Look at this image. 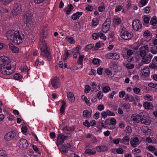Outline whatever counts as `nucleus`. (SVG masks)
Returning <instances> with one entry per match:
<instances>
[{
    "label": "nucleus",
    "instance_id": "obj_52",
    "mask_svg": "<svg viewBox=\"0 0 157 157\" xmlns=\"http://www.w3.org/2000/svg\"><path fill=\"white\" fill-rule=\"evenodd\" d=\"M21 78V75L18 73H16L14 75V78L16 80H20Z\"/></svg>",
    "mask_w": 157,
    "mask_h": 157
},
{
    "label": "nucleus",
    "instance_id": "obj_12",
    "mask_svg": "<svg viewBox=\"0 0 157 157\" xmlns=\"http://www.w3.org/2000/svg\"><path fill=\"white\" fill-rule=\"evenodd\" d=\"M105 57L108 59H118L120 57V56L115 53H111L106 54Z\"/></svg>",
    "mask_w": 157,
    "mask_h": 157
},
{
    "label": "nucleus",
    "instance_id": "obj_37",
    "mask_svg": "<svg viewBox=\"0 0 157 157\" xmlns=\"http://www.w3.org/2000/svg\"><path fill=\"white\" fill-rule=\"evenodd\" d=\"M27 153L30 157H40L37 155L34 154V152L32 149L28 150Z\"/></svg>",
    "mask_w": 157,
    "mask_h": 157
},
{
    "label": "nucleus",
    "instance_id": "obj_3",
    "mask_svg": "<svg viewBox=\"0 0 157 157\" xmlns=\"http://www.w3.org/2000/svg\"><path fill=\"white\" fill-rule=\"evenodd\" d=\"M39 47L41 50L42 56L46 58L48 60H50L51 59V56L48 50V47L47 46L45 41L43 39L40 40L39 43Z\"/></svg>",
    "mask_w": 157,
    "mask_h": 157
},
{
    "label": "nucleus",
    "instance_id": "obj_15",
    "mask_svg": "<svg viewBox=\"0 0 157 157\" xmlns=\"http://www.w3.org/2000/svg\"><path fill=\"white\" fill-rule=\"evenodd\" d=\"M90 84L92 90V91L96 92L100 89L101 85L100 84L97 85L96 83L92 82Z\"/></svg>",
    "mask_w": 157,
    "mask_h": 157
},
{
    "label": "nucleus",
    "instance_id": "obj_27",
    "mask_svg": "<svg viewBox=\"0 0 157 157\" xmlns=\"http://www.w3.org/2000/svg\"><path fill=\"white\" fill-rule=\"evenodd\" d=\"M151 55L147 56L146 57L143 58L142 60V62L144 64H147L150 61L152 58Z\"/></svg>",
    "mask_w": 157,
    "mask_h": 157
},
{
    "label": "nucleus",
    "instance_id": "obj_35",
    "mask_svg": "<svg viewBox=\"0 0 157 157\" xmlns=\"http://www.w3.org/2000/svg\"><path fill=\"white\" fill-rule=\"evenodd\" d=\"M81 48V47L79 45H77L75 48H73L71 50V52L72 53H78L80 54L79 51Z\"/></svg>",
    "mask_w": 157,
    "mask_h": 157
},
{
    "label": "nucleus",
    "instance_id": "obj_47",
    "mask_svg": "<svg viewBox=\"0 0 157 157\" xmlns=\"http://www.w3.org/2000/svg\"><path fill=\"white\" fill-rule=\"evenodd\" d=\"M144 98L145 100L149 101H151L153 100V97L149 94L145 95L144 96Z\"/></svg>",
    "mask_w": 157,
    "mask_h": 157
},
{
    "label": "nucleus",
    "instance_id": "obj_36",
    "mask_svg": "<svg viewBox=\"0 0 157 157\" xmlns=\"http://www.w3.org/2000/svg\"><path fill=\"white\" fill-rule=\"evenodd\" d=\"M79 57L78 61H77V63L79 65H82V62L83 58H84V56L79 54Z\"/></svg>",
    "mask_w": 157,
    "mask_h": 157
},
{
    "label": "nucleus",
    "instance_id": "obj_30",
    "mask_svg": "<svg viewBox=\"0 0 157 157\" xmlns=\"http://www.w3.org/2000/svg\"><path fill=\"white\" fill-rule=\"evenodd\" d=\"M82 14V12H77L72 15L71 18L74 20L78 19Z\"/></svg>",
    "mask_w": 157,
    "mask_h": 157
},
{
    "label": "nucleus",
    "instance_id": "obj_7",
    "mask_svg": "<svg viewBox=\"0 0 157 157\" xmlns=\"http://www.w3.org/2000/svg\"><path fill=\"white\" fill-rule=\"evenodd\" d=\"M110 19H107L102 25L101 30L103 33H106L108 32L110 27Z\"/></svg>",
    "mask_w": 157,
    "mask_h": 157
},
{
    "label": "nucleus",
    "instance_id": "obj_20",
    "mask_svg": "<svg viewBox=\"0 0 157 157\" xmlns=\"http://www.w3.org/2000/svg\"><path fill=\"white\" fill-rule=\"evenodd\" d=\"M141 117L142 115L140 114L135 116L133 115L131 117V119L132 121H133L134 122L140 123Z\"/></svg>",
    "mask_w": 157,
    "mask_h": 157
},
{
    "label": "nucleus",
    "instance_id": "obj_10",
    "mask_svg": "<svg viewBox=\"0 0 157 157\" xmlns=\"http://www.w3.org/2000/svg\"><path fill=\"white\" fill-rule=\"evenodd\" d=\"M132 27L136 31H138L141 29L142 25L140 21L138 19L134 20L132 22Z\"/></svg>",
    "mask_w": 157,
    "mask_h": 157
},
{
    "label": "nucleus",
    "instance_id": "obj_63",
    "mask_svg": "<svg viewBox=\"0 0 157 157\" xmlns=\"http://www.w3.org/2000/svg\"><path fill=\"white\" fill-rule=\"evenodd\" d=\"M125 93L124 91H121L119 92V96L121 98H123L124 96H125Z\"/></svg>",
    "mask_w": 157,
    "mask_h": 157
},
{
    "label": "nucleus",
    "instance_id": "obj_42",
    "mask_svg": "<svg viewBox=\"0 0 157 157\" xmlns=\"http://www.w3.org/2000/svg\"><path fill=\"white\" fill-rule=\"evenodd\" d=\"M105 71L107 75L110 78L113 77L114 75L110 70L108 69H106Z\"/></svg>",
    "mask_w": 157,
    "mask_h": 157
},
{
    "label": "nucleus",
    "instance_id": "obj_6",
    "mask_svg": "<svg viewBox=\"0 0 157 157\" xmlns=\"http://www.w3.org/2000/svg\"><path fill=\"white\" fill-rule=\"evenodd\" d=\"M21 11V5L18 3H16L13 6V9L11 11L12 15L16 16L19 14Z\"/></svg>",
    "mask_w": 157,
    "mask_h": 157
},
{
    "label": "nucleus",
    "instance_id": "obj_58",
    "mask_svg": "<svg viewBox=\"0 0 157 157\" xmlns=\"http://www.w3.org/2000/svg\"><path fill=\"white\" fill-rule=\"evenodd\" d=\"M90 90V87L88 85H86L85 86V89L84 92L86 94H87L89 92Z\"/></svg>",
    "mask_w": 157,
    "mask_h": 157
},
{
    "label": "nucleus",
    "instance_id": "obj_53",
    "mask_svg": "<svg viewBox=\"0 0 157 157\" xmlns=\"http://www.w3.org/2000/svg\"><path fill=\"white\" fill-rule=\"evenodd\" d=\"M93 46L94 44H88L86 47V51H89L91 50L93 48Z\"/></svg>",
    "mask_w": 157,
    "mask_h": 157
},
{
    "label": "nucleus",
    "instance_id": "obj_29",
    "mask_svg": "<svg viewBox=\"0 0 157 157\" xmlns=\"http://www.w3.org/2000/svg\"><path fill=\"white\" fill-rule=\"evenodd\" d=\"M92 111H89L88 110H85L83 111L82 116L86 118H90L91 117Z\"/></svg>",
    "mask_w": 157,
    "mask_h": 157
},
{
    "label": "nucleus",
    "instance_id": "obj_5",
    "mask_svg": "<svg viewBox=\"0 0 157 157\" xmlns=\"http://www.w3.org/2000/svg\"><path fill=\"white\" fill-rule=\"evenodd\" d=\"M120 32L121 37L124 39L128 40L131 39L132 36V34L127 31L125 28L121 29Z\"/></svg>",
    "mask_w": 157,
    "mask_h": 157
},
{
    "label": "nucleus",
    "instance_id": "obj_45",
    "mask_svg": "<svg viewBox=\"0 0 157 157\" xmlns=\"http://www.w3.org/2000/svg\"><path fill=\"white\" fill-rule=\"evenodd\" d=\"M114 22L115 24L119 25L121 24V20L120 17H116L114 19Z\"/></svg>",
    "mask_w": 157,
    "mask_h": 157
},
{
    "label": "nucleus",
    "instance_id": "obj_4",
    "mask_svg": "<svg viewBox=\"0 0 157 157\" xmlns=\"http://www.w3.org/2000/svg\"><path fill=\"white\" fill-rule=\"evenodd\" d=\"M33 10H30L26 12L25 23L28 27L32 26L34 21L33 16Z\"/></svg>",
    "mask_w": 157,
    "mask_h": 157
},
{
    "label": "nucleus",
    "instance_id": "obj_31",
    "mask_svg": "<svg viewBox=\"0 0 157 157\" xmlns=\"http://www.w3.org/2000/svg\"><path fill=\"white\" fill-rule=\"evenodd\" d=\"M129 138L128 136H125L120 140V142L126 144H129Z\"/></svg>",
    "mask_w": 157,
    "mask_h": 157
},
{
    "label": "nucleus",
    "instance_id": "obj_54",
    "mask_svg": "<svg viewBox=\"0 0 157 157\" xmlns=\"http://www.w3.org/2000/svg\"><path fill=\"white\" fill-rule=\"evenodd\" d=\"M148 86L157 89V84L150 82L148 83Z\"/></svg>",
    "mask_w": 157,
    "mask_h": 157
},
{
    "label": "nucleus",
    "instance_id": "obj_18",
    "mask_svg": "<svg viewBox=\"0 0 157 157\" xmlns=\"http://www.w3.org/2000/svg\"><path fill=\"white\" fill-rule=\"evenodd\" d=\"M140 142L138 138L135 137L131 139L130 141V144L132 146L135 147L138 145Z\"/></svg>",
    "mask_w": 157,
    "mask_h": 157
},
{
    "label": "nucleus",
    "instance_id": "obj_21",
    "mask_svg": "<svg viewBox=\"0 0 157 157\" xmlns=\"http://www.w3.org/2000/svg\"><path fill=\"white\" fill-rule=\"evenodd\" d=\"M19 144L20 147H23L24 148L27 147L29 145V144L26 140L23 138H21L20 139Z\"/></svg>",
    "mask_w": 157,
    "mask_h": 157
},
{
    "label": "nucleus",
    "instance_id": "obj_39",
    "mask_svg": "<svg viewBox=\"0 0 157 157\" xmlns=\"http://www.w3.org/2000/svg\"><path fill=\"white\" fill-rule=\"evenodd\" d=\"M143 36L146 38L151 37V34L150 32L148 30H146L143 33Z\"/></svg>",
    "mask_w": 157,
    "mask_h": 157
},
{
    "label": "nucleus",
    "instance_id": "obj_28",
    "mask_svg": "<svg viewBox=\"0 0 157 157\" xmlns=\"http://www.w3.org/2000/svg\"><path fill=\"white\" fill-rule=\"evenodd\" d=\"M96 149L98 152H101L107 151L108 148L105 146H99L96 147Z\"/></svg>",
    "mask_w": 157,
    "mask_h": 157
},
{
    "label": "nucleus",
    "instance_id": "obj_61",
    "mask_svg": "<svg viewBox=\"0 0 157 157\" xmlns=\"http://www.w3.org/2000/svg\"><path fill=\"white\" fill-rule=\"evenodd\" d=\"M131 132L132 130L131 128L129 126H127L126 128L125 132L126 133L129 135Z\"/></svg>",
    "mask_w": 157,
    "mask_h": 157
},
{
    "label": "nucleus",
    "instance_id": "obj_62",
    "mask_svg": "<svg viewBox=\"0 0 157 157\" xmlns=\"http://www.w3.org/2000/svg\"><path fill=\"white\" fill-rule=\"evenodd\" d=\"M85 152L86 153L90 154V155H94L96 153L95 151L90 149H86L85 151Z\"/></svg>",
    "mask_w": 157,
    "mask_h": 157
},
{
    "label": "nucleus",
    "instance_id": "obj_14",
    "mask_svg": "<svg viewBox=\"0 0 157 157\" xmlns=\"http://www.w3.org/2000/svg\"><path fill=\"white\" fill-rule=\"evenodd\" d=\"M143 133L144 135L149 136H153L154 134L153 130L147 127H144Z\"/></svg>",
    "mask_w": 157,
    "mask_h": 157
},
{
    "label": "nucleus",
    "instance_id": "obj_13",
    "mask_svg": "<svg viewBox=\"0 0 157 157\" xmlns=\"http://www.w3.org/2000/svg\"><path fill=\"white\" fill-rule=\"evenodd\" d=\"M140 54L142 57H144L146 54V51L149 50V48L147 45L142 46L140 48Z\"/></svg>",
    "mask_w": 157,
    "mask_h": 157
},
{
    "label": "nucleus",
    "instance_id": "obj_2",
    "mask_svg": "<svg viewBox=\"0 0 157 157\" xmlns=\"http://www.w3.org/2000/svg\"><path fill=\"white\" fill-rule=\"evenodd\" d=\"M8 40L15 44H19L22 42L24 36L21 31L10 30L6 33Z\"/></svg>",
    "mask_w": 157,
    "mask_h": 157
},
{
    "label": "nucleus",
    "instance_id": "obj_23",
    "mask_svg": "<svg viewBox=\"0 0 157 157\" xmlns=\"http://www.w3.org/2000/svg\"><path fill=\"white\" fill-rule=\"evenodd\" d=\"M67 136L62 135H59L57 139V142L58 144H61L63 143L64 141L67 138Z\"/></svg>",
    "mask_w": 157,
    "mask_h": 157
},
{
    "label": "nucleus",
    "instance_id": "obj_49",
    "mask_svg": "<svg viewBox=\"0 0 157 157\" xmlns=\"http://www.w3.org/2000/svg\"><path fill=\"white\" fill-rule=\"evenodd\" d=\"M99 37L101 39H103L104 40H106L107 38L106 36L101 32H99Z\"/></svg>",
    "mask_w": 157,
    "mask_h": 157
},
{
    "label": "nucleus",
    "instance_id": "obj_9",
    "mask_svg": "<svg viewBox=\"0 0 157 157\" xmlns=\"http://www.w3.org/2000/svg\"><path fill=\"white\" fill-rule=\"evenodd\" d=\"M51 82L52 86L54 88L57 89L60 86V80L59 77H55L52 79Z\"/></svg>",
    "mask_w": 157,
    "mask_h": 157
},
{
    "label": "nucleus",
    "instance_id": "obj_55",
    "mask_svg": "<svg viewBox=\"0 0 157 157\" xmlns=\"http://www.w3.org/2000/svg\"><path fill=\"white\" fill-rule=\"evenodd\" d=\"M99 32L97 33H94L92 35V37L94 40L97 39L99 37Z\"/></svg>",
    "mask_w": 157,
    "mask_h": 157
},
{
    "label": "nucleus",
    "instance_id": "obj_33",
    "mask_svg": "<svg viewBox=\"0 0 157 157\" xmlns=\"http://www.w3.org/2000/svg\"><path fill=\"white\" fill-rule=\"evenodd\" d=\"M66 106V104L64 100L62 101V105L60 108V112L61 113H63L64 112L65 108Z\"/></svg>",
    "mask_w": 157,
    "mask_h": 157
},
{
    "label": "nucleus",
    "instance_id": "obj_25",
    "mask_svg": "<svg viewBox=\"0 0 157 157\" xmlns=\"http://www.w3.org/2000/svg\"><path fill=\"white\" fill-rule=\"evenodd\" d=\"M67 96L69 101L71 102H73L75 100V97L74 94L71 92L67 93Z\"/></svg>",
    "mask_w": 157,
    "mask_h": 157
},
{
    "label": "nucleus",
    "instance_id": "obj_43",
    "mask_svg": "<svg viewBox=\"0 0 157 157\" xmlns=\"http://www.w3.org/2000/svg\"><path fill=\"white\" fill-rule=\"evenodd\" d=\"M44 64V62L43 61H40L39 58L37 59L35 62V65L36 66L40 65H43Z\"/></svg>",
    "mask_w": 157,
    "mask_h": 157
},
{
    "label": "nucleus",
    "instance_id": "obj_16",
    "mask_svg": "<svg viewBox=\"0 0 157 157\" xmlns=\"http://www.w3.org/2000/svg\"><path fill=\"white\" fill-rule=\"evenodd\" d=\"M151 122V119L149 117H141L140 123L147 125L149 124Z\"/></svg>",
    "mask_w": 157,
    "mask_h": 157
},
{
    "label": "nucleus",
    "instance_id": "obj_57",
    "mask_svg": "<svg viewBox=\"0 0 157 157\" xmlns=\"http://www.w3.org/2000/svg\"><path fill=\"white\" fill-rule=\"evenodd\" d=\"M103 96V94L102 92L101 91H99L97 94V97L99 99L102 98Z\"/></svg>",
    "mask_w": 157,
    "mask_h": 157
},
{
    "label": "nucleus",
    "instance_id": "obj_59",
    "mask_svg": "<svg viewBox=\"0 0 157 157\" xmlns=\"http://www.w3.org/2000/svg\"><path fill=\"white\" fill-rule=\"evenodd\" d=\"M92 6L89 5H87V6L85 8L86 10L88 11H91L93 10Z\"/></svg>",
    "mask_w": 157,
    "mask_h": 157
},
{
    "label": "nucleus",
    "instance_id": "obj_51",
    "mask_svg": "<svg viewBox=\"0 0 157 157\" xmlns=\"http://www.w3.org/2000/svg\"><path fill=\"white\" fill-rule=\"evenodd\" d=\"M103 91L105 93H107L110 90V88L109 86H106L103 88Z\"/></svg>",
    "mask_w": 157,
    "mask_h": 157
},
{
    "label": "nucleus",
    "instance_id": "obj_48",
    "mask_svg": "<svg viewBox=\"0 0 157 157\" xmlns=\"http://www.w3.org/2000/svg\"><path fill=\"white\" fill-rule=\"evenodd\" d=\"M146 149L151 152H152L156 150L155 147L151 145H149L147 146Z\"/></svg>",
    "mask_w": 157,
    "mask_h": 157
},
{
    "label": "nucleus",
    "instance_id": "obj_38",
    "mask_svg": "<svg viewBox=\"0 0 157 157\" xmlns=\"http://www.w3.org/2000/svg\"><path fill=\"white\" fill-rule=\"evenodd\" d=\"M101 62V60L100 59L96 58L93 59L92 61L93 64L97 66H98L100 65Z\"/></svg>",
    "mask_w": 157,
    "mask_h": 157
},
{
    "label": "nucleus",
    "instance_id": "obj_40",
    "mask_svg": "<svg viewBox=\"0 0 157 157\" xmlns=\"http://www.w3.org/2000/svg\"><path fill=\"white\" fill-rule=\"evenodd\" d=\"M66 40L71 44H74L75 42V41L73 38L72 36H67L66 38Z\"/></svg>",
    "mask_w": 157,
    "mask_h": 157
},
{
    "label": "nucleus",
    "instance_id": "obj_19",
    "mask_svg": "<svg viewBox=\"0 0 157 157\" xmlns=\"http://www.w3.org/2000/svg\"><path fill=\"white\" fill-rule=\"evenodd\" d=\"M125 99L130 102H133L134 104H136V102L134 100V97L131 95H129V94H126L125 96Z\"/></svg>",
    "mask_w": 157,
    "mask_h": 157
},
{
    "label": "nucleus",
    "instance_id": "obj_56",
    "mask_svg": "<svg viewBox=\"0 0 157 157\" xmlns=\"http://www.w3.org/2000/svg\"><path fill=\"white\" fill-rule=\"evenodd\" d=\"M105 8V6L103 4L99 6L98 8V10L99 12H101L103 11L104 10Z\"/></svg>",
    "mask_w": 157,
    "mask_h": 157
},
{
    "label": "nucleus",
    "instance_id": "obj_26",
    "mask_svg": "<svg viewBox=\"0 0 157 157\" xmlns=\"http://www.w3.org/2000/svg\"><path fill=\"white\" fill-rule=\"evenodd\" d=\"M74 7L71 4L68 5L66 8H65L64 9V11L66 12L67 15H69L70 14L71 11L72 10Z\"/></svg>",
    "mask_w": 157,
    "mask_h": 157
},
{
    "label": "nucleus",
    "instance_id": "obj_32",
    "mask_svg": "<svg viewBox=\"0 0 157 157\" xmlns=\"http://www.w3.org/2000/svg\"><path fill=\"white\" fill-rule=\"evenodd\" d=\"M114 33L112 32L109 34L108 39L110 42H112L115 40Z\"/></svg>",
    "mask_w": 157,
    "mask_h": 157
},
{
    "label": "nucleus",
    "instance_id": "obj_44",
    "mask_svg": "<svg viewBox=\"0 0 157 157\" xmlns=\"http://www.w3.org/2000/svg\"><path fill=\"white\" fill-rule=\"evenodd\" d=\"M48 33L47 31H42L40 34V36L43 38H46L48 36Z\"/></svg>",
    "mask_w": 157,
    "mask_h": 157
},
{
    "label": "nucleus",
    "instance_id": "obj_11",
    "mask_svg": "<svg viewBox=\"0 0 157 157\" xmlns=\"http://www.w3.org/2000/svg\"><path fill=\"white\" fill-rule=\"evenodd\" d=\"M150 71L148 67H145L141 71V77L142 78H147L149 76Z\"/></svg>",
    "mask_w": 157,
    "mask_h": 157
},
{
    "label": "nucleus",
    "instance_id": "obj_17",
    "mask_svg": "<svg viewBox=\"0 0 157 157\" xmlns=\"http://www.w3.org/2000/svg\"><path fill=\"white\" fill-rule=\"evenodd\" d=\"M150 23L153 26L152 27L153 29H155L157 27V18L155 17H153L151 18Z\"/></svg>",
    "mask_w": 157,
    "mask_h": 157
},
{
    "label": "nucleus",
    "instance_id": "obj_24",
    "mask_svg": "<svg viewBox=\"0 0 157 157\" xmlns=\"http://www.w3.org/2000/svg\"><path fill=\"white\" fill-rule=\"evenodd\" d=\"M143 106L147 110H151L153 109L152 104L148 101H146L143 104Z\"/></svg>",
    "mask_w": 157,
    "mask_h": 157
},
{
    "label": "nucleus",
    "instance_id": "obj_64",
    "mask_svg": "<svg viewBox=\"0 0 157 157\" xmlns=\"http://www.w3.org/2000/svg\"><path fill=\"white\" fill-rule=\"evenodd\" d=\"M70 146L69 144L67 145V146L65 147H62V151L64 153H67L68 151V149L69 147Z\"/></svg>",
    "mask_w": 157,
    "mask_h": 157
},
{
    "label": "nucleus",
    "instance_id": "obj_8",
    "mask_svg": "<svg viewBox=\"0 0 157 157\" xmlns=\"http://www.w3.org/2000/svg\"><path fill=\"white\" fill-rule=\"evenodd\" d=\"M18 136V135L14 131H12L7 133L4 136V138L6 141H10L14 138Z\"/></svg>",
    "mask_w": 157,
    "mask_h": 157
},
{
    "label": "nucleus",
    "instance_id": "obj_41",
    "mask_svg": "<svg viewBox=\"0 0 157 157\" xmlns=\"http://www.w3.org/2000/svg\"><path fill=\"white\" fill-rule=\"evenodd\" d=\"M81 99L84 101L88 105H90V103L89 100L87 99V97L85 95H83L81 97Z\"/></svg>",
    "mask_w": 157,
    "mask_h": 157
},
{
    "label": "nucleus",
    "instance_id": "obj_1",
    "mask_svg": "<svg viewBox=\"0 0 157 157\" xmlns=\"http://www.w3.org/2000/svg\"><path fill=\"white\" fill-rule=\"evenodd\" d=\"M0 71L3 75H9L14 71L10 59L7 57L2 56L0 58Z\"/></svg>",
    "mask_w": 157,
    "mask_h": 157
},
{
    "label": "nucleus",
    "instance_id": "obj_60",
    "mask_svg": "<svg viewBox=\"0 0 157 157\" xmlns=\"http://www.w3.org/2000/svg\"><path fill=\"white\" fill-rule=\"evenodd\" d=\"M28 128L26 126H23L21 128V132L25 134L27 132Z\"/></svg>",
    "mask_w": 157,
    "mask_h": 157
},
{
    "label": "nucleus",
    "instance_id": "obj_34",
    "mask_svg": "<svg viewBox=\"0 0 157 157\" xmlns=\"http://www.w3.org/2000/svg\"><path fill=\"white\" fill-rule=\"evenodd\" d=\"M99 23V21L96 17L93 18L92 21V25L93 27H95Z\"/></svg>",
    "mask_w": 157,
    "mask_h": 157
},
{
    "label": "nucleus",
    "instance_id": "obj_50",
    "mask_svg": "<svg viewBox=\"0 0 157 157\" xmlns=\"http://www.w3.org/2000/svg\"><path fill=\"white\" fill-rule=\"evenodd\" d=\"M32 147L33 150L35 151L36 153L40 155L41 154L40 152L39 151V150L37 146L35 145H33L32 146Z\"/></svg>",
    "mask_w": 157,
    "mask_h": 157
},
{
    "label": "nucleus",
    "instance_id": "obj_22",
    "mask_svg": "<svg viewBox=\"0 0 157 157\" xmlns=\"http://www.w3.org/2000/svg\"><path fill=\"white\" fill-rule=\"evenodd\" d=\"M9 45L10 49L13 52L17 53L19 52V48L17 47L14 46L11 43H9Z\"/></svg>",
    "mask_w": 157,
    "mask_h": 157
},
{
    "label": "nucleus",
    "instance_id": "obj_46",
    "mask_svg": "<svg viewBox=\"0 0 157 157\" xmlns=\"http://www.w3.org/2000/svg\"><path fill=\"white\" fill-rule=\"evenodd\" d=\"M20 70L22 72H27L29 69L26 66H22L20 68Z\"/></svg>",
    "mask_w": 157,
    "mask_h": 157
}]
</instances>
